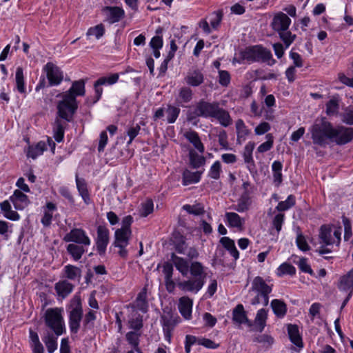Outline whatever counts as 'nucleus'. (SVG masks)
I'll return each instance as SVG.
<instances>
[{
  "instance_id": "1",
  "label": "nucleus",
  "mask_w": 353,
  "mask_h": 353,
  "mask_svg": "<svg viewBox=\"0 0 353 353\" xmlns=\"http://www.w3.org/2000/svg\"><path fill=\"white\" fill-rule=\"evenodd\" d=\"M314 144L325 147L330 142L345 145L353 139V128L334 125L325 117H318L309 128Z\"/></svg>"
},
{
  "instance_id": "2",
  "label": "nucleus",
  "mask_w": 353,
  "mask_h": 353,
  "mask_svg": "<svg viewBox=\"0 0 353 353\" xmlns=\"http://www.w3.org/2000/svg\"><path fill=\"white\" fill-rule=\"evenodd\" d=\"M171 261L182 276H186L190 272L191 277L177 282V287L183 292L197 294L205 285L206 274L203 264L199 261H188L183 257L172 254Z\"/></svg>"
},
{
  "instance_id": "3",
  "label": "nucleus",
  "mask_w": 353,
  "mask_h": 353,
  "mask_svg": "<svg viewBox=\"0 0 353 353\" xmlns=\"http://www.w3.org/2000/svg\"><path fill=\"white\" fill-rule=\"evenodd\" d=\"M85 81L83 79L74 81L70 88L60 94L61 99L57 103L58 116L70 121L78 108L77 97L85 94Z\"/></svg>"
},
{
  "instance_id": "4",
  "label": "nucleus",
  "mask_w": 353,
  "mask_h": 353,
  "mask_svg": "<svg viewBox=\"0 0 353 353\" xmlns=\"http://www.w3.org/2000/svg\"><path fill=\"white\" fill-rule=\"evenodd\" d=\"M194 114L195 116L191 114L188 116L189 121L194 119L195 117H201L216 119L224 127L232 124V119L229 112L221 108L217 103L200 101L195 106Z\"/></svg>"
},
{
  "instance_id": "5",
  "label": "nucleus",
  "mask_w": 353,
  "mask_h": 353,
  "mask_svg": "<svg viewBox=\"0 0 353 353\" xmlns=\"http://www.w3.org/2000/svg\"><path fill=\"white\" fill-rule=\"evenodd\" d=\"M245 61L248 63L271 61V62H268L270 65L275 63V60L272 59L271 52L260 46L249 47L241 51L238 57H234L232 63H242Z\"/></svg>"
},
{
  "instance_id": "6",
  "label": "nucleus",
  "mask_w": 353,
  "mask_h": 353,
  "mask_svg": "<svg viewBox=\"0 0 353 353\" xmlns=\"http://www.w3.org/2000/svg\"><path fill=\"white\" fill-rule=\"evenodd\" d=\"M272 291V285L268 284L261 276H256L249 290L250 303L253 305L262 304L267 306L269 303V294Z\"/></svg>"
},
{
  "instance_id": "7",
  "label": "nucleus",
  "mask_w": 353,
  "mask_h": 353,
  "mask_svg": "<svg viewBox=\"0 0 353 353\" xmlns=\"http://www.w3.org/2000/svg\"><path fill=\"white\" fill-rule=\"evenodd\" d=\"M62 307L48 308L44 314L46 325L52 330L57 336L65 332V321L63 316Z\"/></svg>"
},
{
  "instance_id": "8",
  "label": "nucleus",
  "mask_w": 353,
  "mask_h": 353,
  "mask_svg": "<svg viewBox=\"0 0 353 353\" xmlns=\"http://www.w3.org/2000/svg\"><path fill=\"white\" fill-rule=\"evenodd\" d=\"M72 310L69 314V327L71 332L77 333L83 316L81 302L79 298H74L71 303Z\"/></svg>"
},
{
  "instance_id": "9",
  "label": "nucleus",
  "mask_w": 353,
  "mask_h": 353,
  "mask_svg": "<svg viewBox=\"0 0 353 353\" xmlns=\"http://www.w3.org/2000/svg\"><path fill=\"white\" fill-rule=\"evenodd\" d=\"M63 241L65 242H72L74 244L90 245L91 239L87 234L86 232L82 228H73L64 237Z\"/></svg>"
},
{
  "instance_id": "10",
  "label": "nucleus",
  "mask_w": 353,
  "mask_h": 353,
  "mask_svg": "<svg viewBox=\"0 0 353 353\" xmlns=\"http://www.w3.org/2000/svg\"><path fill=\"white\" fill-rule=\"evenodd\" d=\"M46 72L49 85L55 86L59 85L63 79V73L57 65L52 63H48L44 68Z\"/></svg>"
},
{
  "instance_id": "11",
  "label": "nucleus",
  "mask_w": 353,
  "mask_h": 353,
  "mask_svg": "<svg viewBox=\"0 0 353 353\" xmlns=\"http://www.w3.org/2000/svg\"><path fill=\"white\" fill-rule=\"evenodd\" d=\"M96 245L100 254H103L109 243V230L104 225H99L97 230Z\"/></svg>"
},
{
  "instance_id": "12",
  "label": "nucleus",
  "mask_w": 353,
  "mask_h": 353,
  "mask_svg": "<svg viewBox=\"0 0 353 353\" xmlns=\"http://www.w3.org/2000/svg\"><path fill=\"white\" fill-rule=\"evenodd\" d=\"M105 21L109 23H114L122 19L125 15L124 10L120 7L105 6L101 10Z\"/></svg>"
},
{
  "instance_id": "13",
  "label": "nucleus",
  "mask_w": 353,
  "mask_h": 353,
  "mask_svg": "<svg viewBox=\"0 0 353 353\" xmlns=\"http://www.w3.org/2000/svg\"><path fill=\"white\" fill-rule=\"evenodd\" d=\"M184 82L190 86H199L204 82L202 70L195 67L190 68L184 77Z\"/></svg>"
},
{
  "instance_id": "14",
  "label": "nucleus",
  "mask_w": 353,
  "mask_h": 353,
  "mask_svg": "<svg viewBox=\"0 0 353 353\" xmlns=\"http://www.w3.org/2000/svg\"><path fill=\"white\" fill-rule=\"evenodd\" d=\"M161 323L165 340L168 343H171L172 332L177 322L174 318L170 314H164L161 316Z\"/></svg>"
},
{
  "instance_id": "15",
  "label": "nucleus",
  "mask_w": 353,
  "mask_h": 353,
  "mask_svg": "<svg viewBox=\"0 0 353 353\" xmlns=\"http://www.w3.org/2000/svg\"><path fill=\"white\" fill-rule=\"evenodd\" d=\"M291 24V19L283 12L277 13L273 18L271 26L274 30L279 32L282 30H287Z\"/></svg>"
},
{
  "instance_id": "16",
  "label": "nucleus",
  "mask_w": 353,
  "mask_h": 353,
  "mask_svg": "<svg viewBox=\"0 0 353 353\" xmlns=\"http://www.w3.org/2000/svg\"><path fill=\"white\" fill-rule=\"evenodd\" d=\"M9 200L17 210L25 209L30 203L28 196L19 190H16L9 197Z\"/></svg>"
},
{
  "instance_id": "17",
  "label": "nucleus",
  "mask_w": 353,
  "mask_h": 353,
  "mask_svg": "<svg viewBox=\"0 0 353 353\" xmlns=\"http://www.w3.org/2000/svg\"><path fill=\"white\" fill-rule=\"evenodd\" d=\"M193 301L188 296H182L179 300L178 308L184 319L189 320L192 316Z\"/></svg>"
},
{
  "instance_id": "18",
  "label": "nucleus",
  "mask_w": 353,
  "mask_h": 353,
  "mask_svg": "<svg viewBox=\"0 0 353 353\" xmlns=\"http://www.w3.org/2000/svg\"><path fill=\"white\" fill-rule=\"evenodd\" d=\"M133 312L136 310H140L143 313L148 311V304L147 301V289L144 287L138 294L135 301L130 305Z\"/></svg>"
},
{
  "instance_id": "19",
  "label": "nucleus",
  "mask_w": 353,
  "mask_h": 353,
  "mask_svg": "<svg viewBox=\"0 0 353 353\" xmlns=\"http://www.w3.org/2000/svg\"><path fill=\"white\" fill-rule=\"evenodd\" d=\"M225 221L228 227L234 228L239 230H241L245 224V219L236 212H225Z\"/></svg>"
},
{
  "instance_id": "20",
  "label": "nucleus",
  "mask_w": 353,
  "mask_h": 353,
  "mask_svg": "<svg viewBox=\"0 0 353 353\" xmlns=\"http://www.w3.org/2000/svg\"><path fill=\"white\" fill-rule=\"evenodd\" d=\"M193 97V92L191 88L187 86L179 89L176 96V103L179 106L183 107L185 103H190Z\"/></svg>"
},
{
  "instance_id": "21",
  "label": "nucleus",
  "mask_w": 353,
  "mask_h": 353,
  "mask_svg": "<svg viewBox=\"0 0 353 353\" xmlns=\"http://www.w3.org/2000/svg\"><path fill=\"white\" fill-rule=\"evenodd\" d=\"M0 210L3 216L7 219L17 221L21 218L19 214L12 210L10 200H5L0 203Z\"/></svg>"
},
{
  "instance_id": "22",
  "label": "nucleus",
  "mask_w": 353,
  "mask_h": 353,
  "mask_svg": "<svg viewBox=\"0 0 353 353\" xmlns=\"http://www.w3.org/2000/svg\"><path fill=\"white\" fill-rule=\"evenodd\" d=\"M338 288L341 291L353 292V268L340 278Z\"/></svg>"
},
{
  "instance_id": "23",
  "label": "nucleus",
  "mask_w": 353,
  "mask_h": 353,
  "mask_svg": "<svg viewBox=\"0 0 353 353\" xmlns=\"http://www.w3.org/2000/svg\"><path fill=\"white\" fill-rule=\"evenodd\" d=\"M130 236L131 230L117 229L114 233V245L116 247H126L128 245Z\"/></svg>"
},
{
  "instance_id": "24",
  "label": "nucleus",
  "mask_w": 353,
  "mask_h": 353,
  "mask_svg": "<svg viewBox=\"0 0 353 353\" xmlns=\"http://www.w3.org/2000/svg\"><path fill=\"white\" fill-rule=\"evenodd\" d=\"M74 285L66 280L57 282L54 285V290L57 295L62 299L67 297L73 290Z\"/></svg>"
},
{
  "instance_id": "25",
  "label": "nucleus",
  "mask_w": 353,
  "mask_h": 353,
  "mask_svg": "<svg viewBox=\"0 0 353 353\" xmlns=\"http://www.w3.org/2000/svg\"><path fill=\"white\" fill-rule=\"evenodd\" d=\"M89 245L70 243L67 245L66 250L68 254L74 261H79L85 252V248Z\"/></svg>"
},
{
  "instance_id": "26",
  "label": "nucleus",
  "mask_w": 353,
  "mask_h": 353,
  "mask_svg": "<svg viewBox=\"0 0 353 353\" xmlns=\"http://www.w3.org/2000/svg\"><path fill=\"white\" fill-rule=\"evenodd\" d=\"M202 173L200 171L192 172L189 170H185L182 174V184L186 186L198 183L201 179Z\"/></svg>"
},
{
  "instance_id": "27",
  "label": "nucleus",
  "mask_w": 353,
  "mask_h": 353,
  "mask_svg": "<svg viewBox=\"0 0 353 353\" xmlns=\"http://www.w3.org/2000/svg\"><path fill=\"white\" fill-rule=\"evenodd\" d=\"M57 210L56 205L52 202H48L43 210V215L41 222L44 227H49L52 221L53 212Z\"/></svg>"
},
{
  "instance_id": "28",
  "label": "nucleus",
  "mask_w": 353,
  "mask_h": 353,
  "mask_svg": "<svg viewBox=\"0 0 353 353\" xmlns=\"http://www.w3.org/2000/svg\"><path fill=\"white\" fill-rule=\"evenodd\" d=\"M185 137L193 145L194 148L199 152L203 154L204 152V145L201 143L199 134L195 131H188L184 134Z\"/></svg>"
},
{
  "instance_id": "29",
  "label": "nucleus",
  "mask_w": 353,
  "mask_h": 353,
  "mask_svg": "<svg viewBox=\"0 0 353 353\" xmlns=\"http://www.w3.org/2000/svg\"><path fill=\"white\" fill-rule=\"evenodd\" d=\"M288 332L291 342L299 347H303V344L298 326L292 324L289 325L288 326Z\"/></svg>"
},
{
  "instance_id": "30",
  "label": "nucleus",
  "mask_w": 353,
  "mask_h": 353,
  "mask_svg": "<svg viewBox=\"0 0 353 353\" xmlns=\"http://www.w3.org/2000/svg\"><path fill=\"white\" fill-rule=\"evenodd\" d=\"M141 333L138 332L131 331L128 332L125 334V339L128 344L137 353H143L142 350L139 347V338Z\"/></svg>"
},
{
  "instance_id": "31",
  "label": "nucleus",
  "mask_w": 353,
  "mask_h": 353,
  "mask_svg": "<svg viewBox=\"0 0 353 353\" xmlns=\"http://www.w3.org/2000/svg\"><path fill=\"white\" fill-rule=\"evenodd\" d=\"M270 305L274 314L278 318H283L285 316L287 312V305L283 301L273 299Z\"/></svg>"
},
{
  "instance_id": "32",
  "label": "nucleus",
  "mask_w": 353,
  "mask_h": 353,
  "mask_svg": "<svg viewBox=\"0 0 353 353\" xmlns=\"http://www.w3.org/2000/svg\"><path fill=\"white\" fill-rule=\"evenodd\" d=\"M47 149L46 144L43 141H40L34 145H30L27 150V157L35 159L41 155Z\"/></svg>"
},
{
  "instance_id": "33",
  "label": "nucleus",
  "mask_w": 353,
  "mask_h": 353,
  "mask_svg": "<svg viewBox=\"0 0 353 353\" xmlns=\"http://www.w3.org/2000/svg\"><path fill=\"white\" fill-rule=\"evenodd\" d=\"M220 243L231 254V256L235 259H238L239 257V253L237 250L234 241L229 237L225 236L220 239Z\"/></svg>"
},
{
  "instance_id": "34",
  "label": "nucleus",
  "mask_w": 353,
  "mask_h": 353,
  "mask_svg": "<svg viewBox=\"0 0 353 353\" xmlns=\"http://www.w3.org/2000/svg\"><path fill=\"white\" fill-rule=\"evenodd\" d=\"M319 239L327 245L334 244V239L332 236V228L329 225H323L320 228Z\"/></svg>"
},
{
  "instance_id": "35",
  "label": "nucleus",
  "mask_w": 353,
  "mask_h": 353,
  "mask_svg": "<svg viewBox=\"0 0 353 353\" xmlns=\"http://www.w3.org/2000/svg\"><path fill=\"white\" fill-rule=\"evenodd\" d=\"M282 168L283 165L279 161H275L272 164L273 183L276 187H279L283 181Z\"/></svg>"
},
{
  "instance_id": "36",
  "label": "nucleus",
  "mask_w": 353,
  "mask_h": 353,
  "mask_svg": "<svg viewBox=\"0 0 353 353\" xmlns=\"http://www.w3.org/2000/svg\"><path fill=\"white\" fill-rule=\"evenodd\" d=\"M339 112V100L333 97L325 104V113L329 117L338 116Z\"/></svg>"
},
{
  "instance_id": "37",
  "label": "nucleus",
  "mask_w": 353,
  "mask_h": 353,
  "mask_svg": "<svg viewBox=\"0 0 353 353\" xmlns=\"http://www.w3.org/2000/svg\"><path fill=\"white\" fill-rule=\"evenodd\" d=\"M128 327L130 329L134 330V332L139 331L143 327V316L137 314L135 312L130 316L128 322Z\"/></svg>"
},
{
  "instance_id": "38",
  "label": "nucleus",
  "mask_w": 353,
  "mask_h": 353,
  "mask_svg": "<svg viewBox=\"0 0 353 353\" xmlns=\"http://www.w3.org/2000/svg\"><path fill=\"white\" fill-rule=\"evenodd\" d=\"M268 319V311L263 308L260 309L257 311L255 319L254 324L256 327V330L259 332H262L265 325L266 321Z\"/></svg>"
},
{
  "instance_id": "39",
  "label": "nucleus",
  "mask_w": 353,
  "mask_h": 353,
  "mask_svg": "<svg viewBox=\"0 0 353 353\" xmlns=\"http://www.w3.org/2000/svg\"><path fill=\"white\" fill-rule=\"evenodd\" d=\"M232 314V320L236 323L242 324L249 322L243 306L241 304L237 305V306L234 309Z\"/></svg>"
},
{
  "instance_id": "40",
  "label": "nucleus",
  "mask_w": 353,
  "mask_h": 353,
  "mask_svg": "<svg viewBox=\"0 0 353 353\" xmlns=\"http://www.w3.org/2000/svg\"><path fill=\"white\" fill-rule=\"evenodd\" d=\"M64 276L71 281L79 280L81 277V270L72 265H67L63 268Z\"/></svg>"
},
{
  "instance_id": "41",
  "label": "nucleus",
  "mask_w": 353,
  "mask_h": 353,
  "mask_svg": "<svg viewBox=\"0 0 353 353\" xmlns=\"http://www.w3.org/2000/svg\"><path fill=\"white\" fill-rule=\"evenodd\" d=\"M189 159L190 164L193 168H199L205 163V158L192 149L189 151Z\"/></svg>"
},
{
  "instance_id": "42",
  "label": "nucleus",
  "mask_w": 353,
  "mask_h": 353,
  "mask_svg": "<svg viewBox=\"0 0 353 353\" xmlns=\"http://www.w3.org/2000/svg\"><path fill=\"white\" fill-rule=\"evenodd\" d=\"M237 140L239 141H245L250 134V130L245 125L244 121L239 119L235 123Z\"/></svg>"
},
{
  "instance_id": "43",
  "label": "nucleus",
  "mask_w": 353,
  "mask_h": 353,
  "mask_svg": "<svg viewBox=\"0 0 353 353\" xmlns=\"http://www.w3.org/2000/svg\"><path fill=\"white\" fill-rule=\"evenodd\" d=\"M76 183L79 194L81 196L84 202L86 204H88L90 203V196L85 180L83 179L79 178L77 175Z\"/></svg>"
},
{
  "instance_id": "44",
  "label": "nucleus",
  "mask_w": 353,
  "mask_h": 353,
  "mask_svg": "<svg viewBox=\"0 0 353 353\" xmlns=\"http://www.w3.org/2000/svg\"><path fill=\"white\" fill-rule=\"evenodd\" d=\"M30 346L33 353H43L44 348L37 332L30 330Z\"/></svg>"
},
{
  "instance_id": "45",
  "label": "nucleus",
  "mask_w": 353,
  "mask_h": 353,
  "mask_svg": "<svg viewBox=\"0 0 353 353\" xmlns=\"http://www.w3.org/2000/svg\"><path fill=\"white\" fill-rule=\"evenodd\" d=\"M296 274V268L288 263H283L281 264L276 270V274L279 277H282L284 275L293 276Z\"/></svg>"
},
{
  "instance_id": "46",
  "label": "nucleus",
  "mask_w": 353,
  "mask_h": 353,
  "mask_svg": "<svg viewBox=\"0 0 353 353\" xmlns=\"http://www.w3.org/2000/svg\"><path fill=\"white\" fill-rule=\"evenodd\" d=\"M54 138L57 142L63 141L64 137V123L58 118L53 125Z\"/></svg>"
},
{
  "instance_id": "47",
  "label": "nucleus",
  "mask_w": 353,
  "mask_h": 353,
  "mask_svg": "<svg viewBox=\"0 0 353 353\" xmlns=\"http://www.w3.org/2000/svg\"><path fill=\"white\" fill-rule=\"evenodd\" d=\"M251 204L250 198L247 196H242L238 201L236 205L231 206V209L236 210L239 212H244L247 211Z\"/></svg>"
},
{
  "instance_id": "48",
  "label": "nucleus",
  "mask_w": 353,
  "mask_h": 353,
  "mask_svg": "<svg viewBox=\"0 0 353 353\" xmlns=\"http://www.w3.org/2000/svg\"><path fill=\"white\" fill-rule=\"evenodd\" d=\"M16 87L20 93L26 92L23 70L21 67H18L15 74Z\"/></svg>"
},
{
  "instance_id": "49",
  "label": "nucleus",
  "mask_w": 353,
  "mask_h": 353,
  "mask_svg": "<svg viewBox=\"0 0 353 353\" xmlns=\"http://www.w3.org/2000/svg\"><path fill=\"white\" fill-rule=\"evenodd\" d=\"M43 341L49 353H53L57 349V338L52 334L48 333L43 338Z\"/></svg>"
},
{
  "instance_id": "50",
  "label": "nucleus",
  "mask_w": 353,
  "mask_h": 353,
  "mask_svg": "<svg viewBox=\"0 0 353 353\" xmlns=\"http://www.w3.org/2000/svg\"><path fill=\"white\" fill-rule=\"evenodd\" d=\"M180 109L173 105H168L165 108V115L168 123H173L176 121L180 114Z\"/></svg>"
},
{
  "instance_id": "51",
  "label": "nucleus",
  "mask_w": 353,
  "mask_h": 353,
  "mask_svg": "<svg viewBox=\"0 0 353 353\" xmlns=\"http://www.w3.org/2000/svg\"><path fill=\"white\" fill-rule=\"evenodd\" d=\"M267 141L261 143L256 150V154L264 153L272 149L274 144V137L272 134H268L265 136Z\"/></svg>"
},
{
  "instance_id": "52",
  "label": "nucleus",
  "mask_w": 353,
  "mask_h": 353,
  "mask_svg": "<svg viewBox=\"0 0 353 353\" xmlns=\"http://www.w3.org/2000/svg\"><path fill=\"white\" fill-rule=\"evenodd\" d=\"M278 34L279 35L280 39L284 43L286 48H288L294 42V41L296 38V35L294 34H292L288 30H282V31L278 32Z\"/></svg>"
},
{
  "instance_id": "53",
  "label": "nucleus",
  "mask_w": 353,
  "mask_h": 353,
  "mask_svg": "<svg viewBox=\"0 0 353 353\" xmlns=\"http://www.w3.org/2000/svg\"><path fill=\"white\" fill-rule=\"evenodd\" d=\"M222 172L221 163L219 161H216L210 167L208 176L214 180L220 178L221 173Z\"/></svg>"
},
{
  "instance_id": "54",
  "label": "nucleus",
  "mask_w": 353,
  "mask_h": 353,
  "mask_svg": "<svg viewBox=\"0 0 353 353\" xmlns=\"http://www.w3.org/2000/svg\"><path fill=\"white\" fill-rule=\"evenodd\" d=\"M105 33V27L102 23L90 28L86 33L87 37L94 36L97 39L101 38Z\"/></svg>"
},
{
  "instance_id": "55",
  "label": "nucleus",
  "mask_w": 353,
  "mask_h": 353,
  "mask_svg": "<svg viewBox=\"0 0 353 353\" xmlns=\"http://www.w3.org/2000/svg\"><path fill=\"white\" fill-rule=\"evenodd\" d=\"M183 209L187 212L194 215H201L205 212L204 207L201 203H196L194 205H184Z\"/></svg>"
},
{
  "instance_id": "56",
  "label": "nucleus",
  "mask_w": 353,
  "mask_h": 353,
  "mask_svg": "<svg viewBox=\"0 0 353 353\" xmlns=\"http://www.w3.org/2000/svg\"><path fill=\"white\" fill-rule=\"evenodd\" d=\"M254 146L255 144L253 142H249L245 145L243 154L245 163H253L252 152Z\"/></svg>"
},
{
  "instance_id": "57",
  "label": "nucleus",
  "mask_w": 353,
  "mask_h": 353,
  "mask_svg": "<svg viewBox=\"0 0 353 353\" xmlns=\"http://www.w3.org/2000/svg\"><path fill=\"white\" fill-rule=\"evenodd\" d=\"M295 204V197L293 195H289L285 201H281L278 203L276 206V210L278 211H285Z\"/></svg>"
},
{
  "instance_id": "58",
  "label": "nucleus",
  "mask_w": 353,
  "mask_h": 353,
  "mask_svg": "<svg viewBox=\"0 0 353 353\" xmlns=\"http://www.w3.org/2000/svg\"><path fill=\"white\" fill-rule=\"evenodd\" d=\"M154 205L152 200H146L141 203V209L139 210L140 216L143 217L147 216L148 214L153 212Z\"/></svg>"
},
{
  "instance_id": "59",
  "label": "nucleus",
  "mask_w": 353,
  "mask_h": 353,
  "mask_svg": "<svg viewBox=\"0 0 353 353\" xmlns=\"http://www.w3.org/2000/svg\"><path fill=\"white\" fill-rule=\"evenodd\" d=\"M340 116L343 123L347 125H353V108H345Z\"/></svg>"
},
{
  "instance_id": "60",
  "label": "nucleus",
  "mask_w": 353,
  "mask_h": 353,
  "mask_svg": "<svg viewBox=\"0 0 353 353\" xmlns=\"http://www.w3.org/2000/svg\"><path fill=\"white\" fill-rule=\"evenodd\" d=\"M119 79L118 74H112L109 77H104L97 81V85H112L117 82Z\"/></svg>"
},
{
  "instance_id": "61",
  "label": "nucleus",
  "mask_w": 353,
  "mask_h": 353,
  "mask_svg": "<svg viewBox=\"0 0 353 353\" xmlns=\"http://www.w3.org/2000/svg\"><path fill=\"white\" fill-rule=\"evenodd\" d=\"M295 263L302 272L308 273L311 275L313 274V271L309 265L307 259L304 257L299 258V261H296Z\"/></svg>"
},
{
  "instance_id": "62",
  "label": "nucleus",
  "mask_w": 353,
  "mask_h": 353,
  "mask_svg": "<svg viewBox=\"0 0 353 353\" xmlns=\"http://www.w3.org/2000/svg\"><path fill=\"white\" fill-rule=\"evenodd\" d=\"M222 16L223 14L221 11L215 12L210 16V23L214 29H216L219 26L222 20Z\"/></svg>"
},
{
  "instance_id": "63",
  "label": "nucleus",
  "mask_w": 353,
  "mask_h": 353,
  "mask_svg": "<svg viewBox=\"0 0 353 353\" xmlns=\"http://www.w3.org/2000/svg\"><path fill=\"white\" fill-rule=\"evenodd\" d=\"M219 83L222 86H228L230 83V74L226 70L219 71Z\"/></svg>"
},
{
  "instance_id": "64",
  "label": "nucleus",
  "mask_w": 353,
  "mask_h": 353,
  "mask_svg": "<svg viewBox=\"0 0 353 353\" xmlns=\"http://www.w3.org/2000/svg\"><path fill=\"white\" fill-rule=\"evenodd\" d=\"M296 243L298 248L303 251L306 252L310 250V246L307 244L305 236L302 234H299L296 236Z\"/></svg>"
}]
</instances>
